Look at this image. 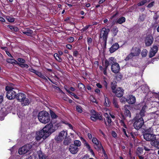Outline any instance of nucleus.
I'll use <instances>...</instances> for the list:
<instances>
[{"label": "nucleus", "mask_w": 159, "mask_h": 159, "mask_svg": "<svg viewBox=\"0 0 159 159\" xmlns=\"http://www.w3.org/2000/svg\"><path fill=\"white\" fill-rule=\"evenodd\" d=\"M55 130L52 128V125L49 123L42 130L38 132L36 134L35 139L38 141L42 138L45 139Z\"/></svg>", "instance_id": "obj_1"}, {"label": "nucleus", "mask_w": 159, "mask_h": 159, "mask_svg": "<svg viewBox=\"0 0 159 159\" xmlns=\"http://www.w3.org/2000/svg\"><path fill=\"white\" fill-rule=\"evenodd\" d=\"M39 120L42 123L46 124L50 120V117L48 113L46 111L40 112L38 115Z\"/></svg>", "instance_id": "obj_2"}, {"label": "nucleus", "mask_w": 159, "mask_h": 159, "mask_svg": "<svg viewBox=\"0 0 159 159\" xmlns=\"http://www.w3.org/2000/svg\"><path fill=\"white\" fill-rule=\"evenodd\" d=\"M16 98L23 106L28 105L30 103L29 100L26 97L25 95L23 93H20L17 94Z\"/></svg>", "instance_id": "obj_3"}, {"label": "nucleus", "mask_w": 159, "mask_h": 159, "mask_svg": "<svg viewBox=\"0 0 159 159\" xmlns=\"http://www.w3.org/2000/svg\"><path fill=\"white\" fill-rule=\"evenodd\" d=\"M134 126L135 129L139 130L140 129L144 123L143 118H139L138 116H135L133 120Z\"/></svg>", "instance_id": "obj_4"}, {"label": "nucleus", "mask_w": 159, "mask_h": 159, "mask_svg": "<svg viewBox=\"0 0 159 159\" xmlns=\"http://www.w3.org/2000/svg\"><path fill=\"white\" fill-rule=\"evenodd\" d=\"M5 89L7 91L6 96L8 99L11 100L16 97V93L13 90V88L7 86L6 87Z\"/></svg>", "instance_id": "obj_5"}, {"label": "nucleus", "mask_w": 159, "mask_h": 159, "mask_svg": "<svg viewBox=\"0 0 159 159\" xmlns=\"http://www.w3.org/2000/svg\"><path fill=\"white\" fill-rule=\"evenodd\" d=\"M110 31V30L109 29L105 27L102 28L100 30V38L103 39L105 43H107L108 34Z\"/></svg>", "instance_id": "obj_6"}, {"label": "nucleus", "mask_w": 159, "mask_h": 159, "mask_svg": "<svg viewBox=\"0 0 159 159\" xmlns=\"http://www.w3.org/2000/svg\"><path fill=\"white\" fill-rule=\"evenodd\" d=\"M91 113L90 118L93 121H96L97 120H102L103 118L100 114L98 112H96L94 110H91Z\"/></svg>", "instance_id": "obj_7"}, {"label": "nucleus", "mask_w": 159, "mask_h": 159, "mask_svg": "<svg viewBox=\"0 0 159 159\" xmlns=\"http://www.w3.org/2000/svg\"><path fill=\"white\" fill-rule=\"evenodd\" d=\"M32 146L30 144L24 146L19 149L18 153L20 155L25 154L27 152L32 148Z\"/></svg>", "instance_id": "obj_8"}, {"label": "nucleus", "mask_w": 159, "mask_h": 159, "mask_svg": "<svg viewBox=\"0 0 159 159\" xmlns=\"http://www.w3.org/2000/svg\"><path fill=\"white\" fill-rule=\"evenodd\" d=\"M67 135V130H63L60 132L56 138V140L57 141L61 142L65 138Z\"/></svg>", "instance_id": "obj_9"}, {"label": "nucleus", "mask_w": 159, "mask_h": 159, "mask_svg": "<svg viewBox=\"0 0 159 159\" xmlns=\"http://www.w3.org/2000/svg\"><path fill=\"white\" fill-rule=\"evenodd\" d=\"M155 134H153L151 133H145L143 135L144 139L147 141H151L154 140L156 139V137Z\"/></svg>", "instance_id": "obj_10"}, {"label": "nucleus", "mask_w": 159, "mask_h": 159, "mask_svg": "<svg viewBox=\"0 0 159 159\" xmlns=\"http://www.w3.org/2000/svg\"><path fill=\"white\" fill-rule=\"evenodd\" d=\"M115 94L118 97H121L122 96L124 93V90L120 87L117 88L115 91L112 92Z\"/></svg>", "instance_id": "obj_11"}, {"label": "nucleus", "mask_w": 159, "mask_h": 159, "mask_svg": "<svg viewBox=\"0 0 159 159\" xmlns=\"http://www.w3.org/2000/svg\"><path fill=\"white\" fill-rule=\"evenodd\" d=\"M153 41V38L151 35H148L146 37L145 40V44L147 46L151 45Z\"/></svg>", "instance_id": "obj_12"}, {"label": "nucleus", "mask_w": 159, "mask_h": 159, "mask_svg": "<svg viewBox=\"0 0 159 159\" xmlns=\"http://www.w3.org/2000/svg\"><path fill=\"white\" fill-rule=\"evenodd\" d=\"M111 70L115 73H118L120 70V67L119 64L117 63H114L111 66Z\"/></svg>", "instance_id": "obj_13"}, {"label": "nucleus", "mask_w": 159, "mask_h": 159, "mask_svg": "<svg viewBox=\"0 0 159 159\" xmlns=\"http://www.w3.org/2000/svg\"><path fill=\"white\" fill-rule=\"evenodd\" d=\"M69 150L72 154H75L78 152L79 148L74 144H71L70 145Z\"/></svg>", "instance_id": "obj_14"}, {"label": "nucleus", "mask_w": 159, "mask_h": 159, "mask_svg": "<svg viewBox=\"0 0 159 159\" xmlns=\"http://www.w3.org/2000/svg\"><path fill=\"white\" fill-rule=\"evenodd\" d=\"M158 48V47L157 46H153L151 48L150 52V57H152L155 55L157 51Z\"/></svg>", "instance_id": "obj_15"}, {"label": "nucleus", "mask_w": 159, "mask_h": 159, "mask_svg": "<svg viewBox=\"0 0 159 159\" xmlns=\"http://www.w3.org/2000/svg\"><path fill=\"white\" fill-rule=\"evenodd\" d=\"M156 132V128L154 126H153L149 127L145 130V133H151L154 134Z\"/></svg>", "instance_id": "obj_16"}, {"label": "nucleus", "mask_w": 159, "mask_h": 159, "mask_svg": "<svg viewBox=\"0 0 159 159\" xmlns=\"http://www.w3.org/2000/svg\"><path fill=\"white\" fill-rule=\"evenodd\" d=\"M140 52L141 50L139 48L133 47L132 49L131 52L133 56H137L139 55Z\"/></svg>", "instance_id": "obj_17"}, {"label": "nucleus", "mask_w": 159, "mask_h": 159, "mask_svg": "<svg viewBox=\"0 0 159 159\" xmlns=\"http://www.w3.org/2000/svg\"><path fill=\"white\" fill-rule=\"evenodd\" d=\"M119 48V45L117 43H116L113 44L112 46L110 48V51L111 53H112L117 50Z\"/></svg>", "instance_id": "obj_18"}, {"label": "nucleus", "mask_w": 159, "mask_h": 159, "mask_svg": "<svg viewBox=\"0 0 159 159\" xmlns=\"http://www.w3.org/2000/svg\"><path fill=\"white\" fill-rule=\"evenodd\" d=\"M136 101V98L134 96L132 95H129L128 98L127 102L129 104H134Z\"/></svg>", "instance_id": "obj_19"}, {"label": "nucleus", "mask_w": 159, "mask_h": 159, "mask_svg": "<svg viewBox=\"0 0 159 159\" xmlns=\"http://www.w3.org/2000/svg\"><path fill=\"white\" fill-rule=\"evenodd\" d=\"M151 144L157 149H159V141L157 140L156 139L151 142Z\"/></svg>", "instance_id": "obj_20"}, {"label": "nucleus", "mask_w": 159, "mask_h": 159, "mask_svg": "<svg viewBox=\"0 0 159 159\" xmlns=\"http://www.w3.org/2000/svg\"><path fill=\"white\" fill-rule=\"evenodd\" d=\"M145 107H143L142 109L140 112L136 115V116H138L139 118H143L145 115L146 111H145Z\"/></svg>", "instance_id": "obj_21"}, {"label": "nucleus", "mask_w": 159, "mask_h": 159, "mask_svg": "<svg viewBox=\"0 0 159 159\" xmlns=\"http://www.w3.org/2000/svg\"><path fill=\"white\" fill-rule=\"evenodd\" d=\"M92 141L93 143L95 144L94 145V147L97 150L98 148V147L100 145L99 141L96 138L94 137L93 138Z\"/></svg>", "instance_id": "obj_22"}, {"label": "nucleus", "mask_w": 159, "mask_h": 159, "mask_svg": "<svg viewBox=\"0 0 159 159\" xmlns=\"http://www.w3.org/2000/svg\"><path fill=\"white\" fill-rule=\"evenodd\" d=\"M23 34L28 36H30L33 33V31L31 30L26 29L24 30H22Z\"/></svg>", "instance_id": "obj_23"}, {"label": "nucleus", "mask_w": 159, "mask_h": 159, "mask_svg": "<svg viewBox=\"0 0 159 159\" xmlns=\"http://www.w3.org/2000/svg\"><path fill=\"white\" fill-rule=\"evenodd\" d=\"M128 107V106L125 105L124 107V108L125 110V114L126 117L130 118L131 117V114L127 108V107Z\"/></svg>", "instance_id": "obj_24"}, {"label": "nucleus", "mask_w": 159, "mask_h": 159, "mask_svg": "<svg viewBox=\"0 0 159 159\" xmlns=\"http://www.w3.org/2000/svg\"><path fill=\"white\" fill-rule=\"evenodd\" d=\"M125 18L124 17H121L119 18H118L116 21V23L119 24H122L124 22H125Z\"/></svg>", "instance_id": "obj_25"}, {"label": "nucleus", "mask_w": 159, "mask_h": 159, "mask_svg": "<svg viewBox=\"0 0 159 159\" xmlns=\"http://www.w3.org/2000/svg\"><path fill=\"white\" fill-rule=\"evenodd\" d=\"M38 154L39 158L38 159H46V157L45 155L41 151H38Z\"/></svg>", "instance_id": "obj_26"}, {"label": "nucleus", "mask_w": 159, "mask_h": 159, "mask_svg": "<svg viewBox=\"0 0 159 159\" xmlns=\"http://www.w3.org/2000/svg\"><path fill=\"white\" fill-rule=\"evenodd\" d=\"M78 87L80 90L84 92L85 90L84 85L81 83H79L78 85Z\"/></svg>", "instance_id": "obj_27"}, {"label": "nucleus", "mask_w": 159, "mask_h": 159, "mask_svg": "<svg viewBox=\"0 0 159 159\" xmlns=\"http://www.w3.org/2000/svg\"><path fill=\"white\" fill-rule=\"evenodd\" d=\"M105 97V102L104 103V105L105 107H109L110 106V102L109 101V99L107 97H105V96H104Z\"/></svg>", "instance_id": "obj_28"}, {"label": "nucleus", "mask_w": 159, "mask_h": 159, "mask_svg": "<svg viewBox=\"0 0 159 159\" xmlns=\"http://www.w3.org/2000/svg\"><path fill=\"white\" fill-rule=\"evenodd\" d=\"M117 86L116 83V82H111V87L112 89V92H113V91H115L116 89Z\"/></svg>", "instance_id": "obj_29"}, {"label": "nucleus", "mask_w": 159, "mask_h": 159, "mask_svg": "<svg viewBox=\"0 0 159 159\" xmlns=\"http://www.w3.org/2000/svg\"><path fill=\"white\" fill-rule=\"evenodd\" d=\"M141 89L143 93H146L148 91L149 89L148 86L146 85H142L141 86Z\"/></svg>", "instance_id": "obj_30"}, {"label": "nucleus", "mask_w": 159, "mask_h": 159, "mask_svg": "<svg viewBox=\"0 0 159 159\" xmlns=\"http://www.w3.org/2000/svg\"><path fill=\"white\" fill-rule=\"evenodd\" d=\"M70 139L69 138H68L66 137L64 139L63 144L65 145H68L70 143Z\"/></svg>", "instance_id": "obj_31"}, {"label": "nucleus", "mask_w": 159, "mask_h": 159, "mask_svg": "<svg viewBox=\"0 0 159 159\" xmlns=\"http://www.w3.org/2000/svg\"><path fill=\"white\" fill-rule=\"evenodd\" d=\"M7 61L8 63L11 64L16 63L17 64V61L16 60L13 59L8 58L6 60Z\"/></svg>", "instance_id": "obj_32"}, {"label": "nucleus", "mask_w": 159, "mask_h": 159, "mask_svg": "<svg viewBox=\"0 0 159 159\" xmlns=\"http://www.w3.org/2000/svg\"><path fill=\"white\" fill-rule=\"evenodd\" d=\"M16 64H17L19 66L22 68L25 67L26 68H28L29 67V66L27 64H26L21 63L17 62Z\"/></svg>", "instance_id": "obj_33"}, {"label": "nucleus", "mask_w": 159, "mask_h": 159, "mask_svg": "<svg viewBox=\"0 0 159 159\" xmlns=\"http://www.w3.org/2000/svg\"><path fill=\"white\" fill-rule=\"evenodd\" d=\"M113 35L114 36H115L117 34L118 32V30L117 28H114L111 30Z\"/></svg>", "instance_id": "obj_34"}, {"label": "nucleus", "mask_w": 159, "mask_h": 159, "mask_svg": "<svg viewBox=\"0 0 159 159\" xmlns=\"http://www.w3.org/2000/svg\"><path fill=\"white\" fill-rule=\"evenodd\" d=\"M136 153L138 156H141L140 155L143 153V149L141 148H138L137 149Z\"/></svg>", "instance_id": "obj_35"}, {"label": "nucleus", "mask_w": 159, "mask_h": 159, "mask_svg": "<svg viewBox=\"0 0 159 159\" xmlns=\"http://www.w3.org/2000/svg\"><path fill=\"white\" fill-rule=\"evenodd\" d=\"M101 149H102V152L104 154V156H107V155L106 153V152L103 149L102 144L101 143H100V145H99V146L98 147V148L97 149L98 150H101Z\"/></svg>", "instance_id": "obj_36"}, {"label": "nucleus", "mask_w": 159, "mask_h": 159, "mask_svg": "<svg viewBox=\"0 0 159 159\" xmlns=\"http://www.w3.org/2000/svg\"><path fill=\"white\" fill-rule=\"evenodd\" d=\"M9 28L13 31L17 32L18 31L19 29L16 27L13 26H8Z\"/></svg>", "instance_id": "obj_37"}, {"label": "nucleus", "mask_w": 159, "mask_h": 159, "mask_svg": "<svg viewBox=\"0 0 159 159\" xmlns=\"http://www.w3.org/2000/svg\"><path fill=\"white\" fill-rule=\"evenodd\" d=\"M143 149L146 151L149 152L152 149H151V147L150 146H148L147 145H143Z\"/></svg>", "instance_id": "obj_38"}, {"label": "nucleus", "mask_w": 159, "mask_h": 159, "mask_svg": "<svg viewBox=\"0 0 159 159\" xmlns=\"http://www.w3.org/2000/svg\"><path fill=\"white\" fill-rule=\"evenodd\" d=\"M74 145L78 147L81 145V142L79 140H75L74 141Z\"/></svg>", "instance_id": "obj_39"}, {"label": "nucleus", "mask_w": 159, "mask_h": 159, "mask_svg": "<svg viewBox=\"0 0 159 159\" xmlns=\"http://www.w3.org/2000/svg\"><path fill=\"white\" fill-rule=\"evenodd\" d=\"M87 41L88 45L89 46H91L92 45V39L90 37H88L87 38Z\"/></svg>", "instance_id": "obj_40"}, {"label": "nucleus", "mask_w": 159, "mask_h": 159, "mask_svg": "<svg viewBox=\"0 0 159 159\" xmlns=\"http://www.w3.org/2000/svg\"><path fill=\"white\" fill-rule=\"evenodd\" d=\"M50 113L52 118H56L57 117V115L52 111H50Z\"/></svg>", "instance_id": "obj_41"}, {"label": "nucleus", "mask_w": 159, "mask_h": 159, "mask_svg": "<svg viewBox=\"0 0 159 159\" xmlns=\"http://www.w3.org/2000/svg\"><path fill=\"white\" fill-rule=\"evenodd\" d=\"M113 104L114 106V107L116 108H119V105H118L117 102L116 100L115 99H114L113 100Z\"/></svg>", "instance_id": "obj_42"}, {"label": "nucleus", "mask_w": 159, "mask_h": 159, "mask_svg": "<svg viewBox=\"0 0 159 159\" xmlns=\"http://www.w3.org/2000/svg\"><path fill=\"white\" fill-rule=\"evenodd\" d=\"M148 51L146 49H143L141 52V54L142 57H145L147 54Z\"/></svg>", "instance_id": "obj_43"}, {"label": "nucleus", "mask_w": 159, "mask_h": 159, "mask_svg": "<svg viewBox=\"0 0 159 159\" xmlns=\"http://www.w3.org/2000/svg\"><path fill=\"white\" fill-rule=\"evenodd\" d=\"M6 19L9 22H14L15 20V19L14 18L11 17L9 16H7Z\"/></svg>", "instance_id": "obj_44"}, {"label": "nucleus", "mask_w": 159, "mask_h": 159, "mask_svg": "<svg viewBox=\"0 0 159 159\" xmlns=\"http://www.w3.org/2000/svg\"><path fill=\"white\" fill-rule=\"evenodd\" d=\"M76 109L77 111L80 112V113H81L83 111L82 107L79 106V105H77L76 106Z\"/></svg>", "instance_id": "obj_45"}, {"label": "nucleus", "mask_w": 159, "mask_h": 159, "mask_svg": "<svg viewBox=\"0 0 159 159\" xmlns=\"http://www.w3.org/2000/svg\"><path fill=\"white\" fill-rule=\"evenodd\" d=\"M134 56H133V55L132 54V53L131 52L130 54L127 56L125 58V60L126 61H128L129 59L132 58Z\"/></svg>", "instance_id": "obj_46"}, {"label": "nucleus", "mask_w": 159, "mask_h": 159, "mask_svg": "<svg viewBox=\"0 0 159 159\" xmlns=\"http://www.w3.org/2000/svg\"><path fill=\"white\" fill-rule=\"evenodd\" d=\"M106 120L107 121L108 123V125L110 126V124L111 122V117L109 116H107L106 117Z\"/></svg>", "instance_id": "obj_47"}, {"label": "nucleus", "mask_w": 159, "mask_h": 159, "mask_svg": "<svg viewBox=\"0 0 159 159\" xmlns=\"http://www.w3.org/2000/svg\"><path fill=\"white\" fill-rule=\"evenodd\" d=\"M115 60L114 57H111L110 58L108 61L110 63V64H111L112 65V64H113L114 63H116L115 61Z\"/></svg>", "instance_id": "obj_48"}, {"label": "nucleus", "mask_w": 159, "mask_h": 159, "mask_svg": "<svg viewBox=\"0 0 159 159\" xmlns=\"http://www.w3.org/2000/svg\"><path fill=\"white\" fill-rule=\"evenodd\" d=\"M111 64L107 60H106L105 61V67L107 68L108 66Z\"/></svg>", "instance_id": "obj_49"}, {"label": "nucleus", "mask_w": 159, "mask_h": 159, "mask_svg": "<svg viewBox=\"0 0 159 159\" xmlns=\"http://www.w3.org/2000/svg\"><path fill=\"white\" fill-rule=\"evenodd\" d=\"M19 63H25V61L24 59L21 58H19L17 59Z\"/></svg>", "instance_id": "obj_50"}, {"label": "nucleus", "mask_w": 159, "mask_h": 159, "mask_svg": "<svg viewBox=\"0 0 159 159\" xmlns=\"http://www.w3.org/2000/svg\"><path fill=\"white\" fill-rule=\"evenodd\" d=\"M128 98H126L124 97H122L120 99V102H127Z\"/></svg>", "instance_id": "obj_51"}, {"label": "nucleus", "mask_w": 159, "mask_h": 159, "mask_svg": "<svg viewBox=\"0 0 159 159\" xmlns=\"http://www.w3.org/2000/svg\"><path fill=\"white\" fill-rule=\"evenodd\" d=\"M66 91L68 93H70L71 95H73L74 96V98H75L76 99H79V97L76 95L75 94H74V93H73L72 92H70V91L68 90H67Z\"/></svg>", "instance_id": "obj_52"}, {"label": "nucleus", "mask_w": 159, "mask_h": 159, "mask_svg": "<svg viewBox=\"0 0 159 159\" xmlns=\"http://www.w3.org/2000/svg\"><path fill=\"white\" fill-rule=\"evenodd\" d=\"M90 99L91 101H92L93 102L95 103L96 104L98 103L96 99L93 97V96L90 97Z\"/></svg>", "instance_id": "obj_53"}, {"label": "nucleus", "mask_w": 159, "mask_h": 159, "mask_svg": "<svg viewBox=\"0 0 159 159\" xmlns=\"http://www.w3.org/2000/svg\"><path fill=\"white\" fill-rule=\"evenodd\" d=\"M74 40L73 37H70L67 39V41L69 43H72Z\"/></svg>", "instance_id": "obj_54"}, {"label": "nucleus", "mask_w": 159, "mask_h": 159, "mask_svg": "<svg viewBox=\"0 0 159 159\" xmlns=\"http://www.w3.org/2000/svg\"><path fill=\"white\" fill-rule=\"evenodd\" d=\"M120 125H121L123 126L125 128H126V126L124 123V122L123 120H120Z\"/></svg>", "instance_id": "obj_55"}, {"label": "nucleus", "mask_w": 159, "mask_h": 159, "mask_svg": "<svg viewBox=\"0 0 159 159\" xmlns=\"http://www.w3.org/2000/svg\"><path fill=\"white\" fill-rule=\"evenodd\" d=\"M154 3V2L152 1L147 6V7L148 8H151L152 7Z\"/></svg>", "instance_id": "obj_56"}, {"label": "nucleus", "mask_w": 159, "mask_h": 159, "mask_svg": "<svg viewBox=\"0 0 159 159\" xmlns=\"http://www.w3.org/2000/svg\"><path fill=\"white\" fill-rule=\"evenodd\" d=\"M145 3V2H144V1L143 0L141 1V2H139L137 4V5L138 6H140L144 5Z\"/></svg>", "instance_id": "obj_57"}, {"label": "nucleus", "mask_w": 159, "mask_h": 159, "mask_svg": "<svg viewBox=\"0 0 159 159\" xmlns=\"http://www.w3.org/2000/svg\"><path fill=\"white\" fill-rule=\"evenodd\" d=\"M153 95L154 96L155 98H158L159 96V93L158 92V93H153Z\"/></svg>", "instance_id": "obj_58"}, {"label": "nucleus", "mask_w": 159, "mask_h": 159, "mask_svg": "<svg viewBox=\"0 0 159 159\" xmlns=\"http://www.w3.org/2000/svg\"><path fill=\"white\" fill-rule=\"evenodd\" d=\"M29 70L30 71L35 73L36 74V73H37V71L35 70L34 69H33V68H30L29 69Z\"/></svg>", "instance_id": "obj_59"}, {"label": "nucleus", "mask_w": 159, "mask_h": 159, "mask_svg": "<svg viewBox=\"0 0 159 159\" xmlns=\"http://www.w3.org/2000/svg\"><path fill=\"white\" fill-rule=\"evenodd\" d=\"M107 68H106V67H105L104 68H103L102 70L103 73L105 75H107Z\"/></svg>", "instance_id": "obj_60"}, {"label": "nucleus", "mask_w": 159, "mask_h": 159, "mask_svg": "<svg viewBox=\"0 0 159 159\" xmlns=\"http://www.w3.org/2000/svg\"><path fill=\"white\" fill-rule=\"evenodd\" d=\"M89 26H86L84 27L83 28L82 30L83 31H86L89 28Z\"/></svg>", "instance_id": "obj_61"}, {"label": "nucleus", "mask_w": 159, "mask_h": 159, "mask_svg": "<svg viewBox=\"0 0 159 159\" xmlns=\"http://www.w3.org/2000/svg\"><path fill=\"white\" fill-rule=\"evenodd\" d=\"M78 54V51H75L73 52V56L75 57L77 56Z\"/></svg>", "instance_id": "obj_62"}, {"label": "nucleus", "mask_w": 159, "mask_h": 159, "mask_svg": "<svg viewBox=\"0 0 159 159\" xmlns=\"http://www.w3.org/2000/svg\"><path fill=\"white\" fill-rule=\"evenodd\" d=\"M40 77L42 78V79H43L44 80H45L46 81L48 80L47 79H46V78L45 77V76L44 75H43V74H42V75H41L40 76Z\"/></svg>", "instance_id": "obj_63"}, {"label": "nucleus", "mask_w": 159, "mask_h": 159, "mask_svg": "<svg viewBox=\"0 0 159 159\" xmlns=\"http://www.w3.org/2000/svg\"><path fill=\"white\" fill-rule=\"evenodd\" d=\"M66 47L67 48L69 49H71L72 46L70 44H67L66 45Z\"/></svg>", "instance_id": "obj_64"}]
</instances>
